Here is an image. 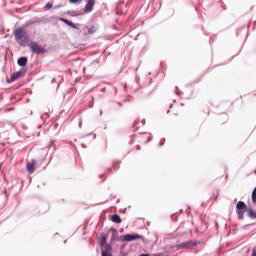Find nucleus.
Instances as JSON below:
<instances>
[{"label": "nucleus", "instance_id": "nucleus-1", "mask_svg": "<svg viewBox=\"0 0 256 256\" xmlns=\"http://www.w3.org/2000/svg\"><path fill=\"white\" fill-rule=\"evenodd\" d=\"M14 37L16 42L21 47H27V43L29 42V35H27V32L23 28H17L14 31Z\"/></svg>", "mask_w": 256, "mask_h": 256}, {"label": "nucleus", "instance_id": "nucleus-2", "mask_svg": "<svg viewBox=\"0 0 256 256\" xmlns=\"http://www.w3.org/2000/svg\"><path fill=\"white\" fill-rule=\"evenodd\" d=\"M29 47L30 51L35 55H45V48L40 46L37 42H31Z\"/></svg>", "mask_w": 256, "mask_h": 256}, {"label": "nucleus", "instance_id": "nucleus-3", "mask_svg": "<svg viewBox=\"0 0 256 256\" xmlns=\"http://www.w3.org/2000/svg\"><path fill=\"white\" fill-rule=\"evenodd\" d=\"M236 209L238 219H243V217H245V211H247V204L243 201H239L236 205Z\"/></svg>", "mask_w": 256, "mask_h": 256}, {"label": "nucleus", "instance_id": "nucleus-4", "mask_svg": "<svg viewBox=\"0 0 256 256\" xmlns=\"http://www.w3.org/2000/svg\"><path fill=\"white\" fill-rule=\"evenodd\" d=\"M137 239H142V236L138 234H126L120 236V241L127 243H129V241H137Z\"/></svg>", "mask_w": 256, "mask_h": 256}, {"label": "nucleus", "instance_id": "nucleus-5", "mask_svg": "<svg viewBox=\"0 0 256 256\" xmlns=\"http://www.w3.org/2000/svg\"><path fill=\"white\" fill-rule=\"evenodd\" d=\"M201 242L199 241H187V242H183L181 244L178 245L179 249H191V247H195L197 245H199Z\"/></svg>", "mask_w": 256, "mask_h": 256}, {"label": "nucleus", "instance_id": "nucleus-6", "mask_svg": "<svg viewBox=\"0 0 256 256\" xmlns=\"http://www.w3.org/2000/svg\"><path fill=\"white\" fill-rule=\"evenodd\" d=\"M35 165H37V162L35 160H32L27 163L26 170L30 175H33V173H35Z\"/></svg>", "mask_w": 256, "mask_h": 256}, {"label": "nucleus", "instance_id": "nucleus-7", "mask_svg": "<svg viewBox=\"0 0 256 256\" xmlns=\"http://www.w3.org/2000/svg\"><path fill=\"white\" fill-rule=\"evenodd\" d=\"M93 7H95V0H88L84 8L85 13H91Z\"/></svg>", "mask_w": 256, "mask_h": 256}, {"label": "nucleus", "instance_id": "nucleus-8", "mask_svg": "<svg viewBox=\"0 0 256 256\" xmlns=\"http://www.w3.org/2000/svg\"><path fill=\"white\" fill-rule=\"evenodd\" d=\"M23 75H25V71H23V70H20V71L14 73L12 75V81H17V79H19V77H23Z\"/></svg>", "mask_w": 256, "mask_h": 256}, {"label": "nucleus", "instance_id": "nucleus-9", "mask_svg": "<svg viewBox=\"0 0 256 256\" xmlns=\"http://www.w3.org/2000/svg\"><path fill=\"white\" fill-rule=\"evenodd\" d=\"M122 219H121V216H119L118 214H114L111 216V222L112 223H117V224H120L122 223Z\"/></svg>", "mask_w": 256, "mask_h": 256}, {"label": "nucleus", "instance_id": "nucleus-10", "mask_svg": "<svg viewBox=\"0 0 256 256\" xmlns=\"http://www.w3.org/2000/svg\"><path fill=\"white\" fill-rule=\"evenodd\" d=\"M60 21H62L63 23H65V25H68L69 27H72L73 29H77V25H75V23L65 19V18H60Z\"/></svg>", "mask_w": 256, "mask_h": 256}, {"label": "nucleus", "instance_id": "nucleus-11", "mask_svg": "<svg viewBox=\"0 0 256 256\" xmlns=\"http://www.w3.org/2000/svg\"><path fill=\"white\" fill-rule=\"evenodd\" d=\"M27 61H28L27 57H21L18 59V65L20 67H25V65H27Z\"/></svg>", "mask_w": 256, "mask_h": 256}, {"label": "nucleus", "instance_id": "nucleus-12", "mask_svg": "<svg viewBox=\"0 0 256 256\" xmlns=\"http://www.w3.org/2000/svg\"><path fill=\"white\" fill-rule=\"evenodd\" d=\"M102 249V253H111V245L104 244L103 246H100Z\"/></svg>", "mask_w": 256, "mask_h": 256}, {"label": "nucleus", "instance_id": "nucleus-13", "mask_svg": "<svg viewBox=\"0 0 256 256\" xmlns=\"http://www.w3.org/2000/svg\"><path fill=\"white\" fill-rule=\"evenodd\" d=\"M93 33H97V27H95V26L88 28V32L85 33V35H93Z\"/></svg>", "mask_w": 256, "mask_h": 256}, {"label": "nucleus", "instance_id": "nucleus-14", "mask_svg": "<svg viewBox=\"0 0 256 256\" xmlns=\"http://www.w3.org/2000/svg\"><path fill=\"white\" fill-rule=\"evenodd\" d=\"M100 246L107 244V236L105 234H101Z\"/></svg>", "mask_w": 256, "mask_h": 256}, {"label": "nucleus", "instance_id": "nucleus-15", "mask_svg": "<svg viewBox=\"0 0 256 256\" xmlns=\"http://www.w3.org/2000/svg\"><path fill=\"white\" fill-rule=\"evenodd\" d=\"M248 215H249V217H250L251 219H256V212L253 211V209H250V210L248 211Z\"/></svg>", "mask_w": 256, "mask_h": 256}, {"label": "nucleus", "instance_id": "nucleus-16", "mask_svg": "<svg viewBox=\"0 0 256 256\" xmlns=\"http://www.w3.org/2000/svg\"><path fill=\"white\" fill-rule=\"evenodd\" d=\"M45 9H47V10L53 9V4L47 3V4L45 5Z\"/></svg>", "mask_w": 256, "mask_h": 256}, {"label": "nucleus", "instance_id": "nucleus-17", "mask_svg": "<svg viewBox=\"0 0 256 256\" xmlns=\"http://www.w3.org/2000/svg\"><path fill=\"white\" fill-rule=\"evenodd\" d=\"M102 256H113L111 252H102Z\"/></svg>", "mask_w": 256, "mask_h": 256}, {"label": "nucleus", "instance_id": "nucleus-18", "mask_svg": "<svg viewBox=\"0 0 256 256\" xmlns=\"http://www.w3.org/2000/svg\"><path fill=\"white\" fill-rule=\"evenodd\" d=\"M70 1V3H79V1H81V0H69Z\"/></svg>", "mask_w": 256, "mask_h": 256}, {"label": "nucleus", "instance_id": "nucleus-19", "mask_svg": "<svg viewBox=\"0 0 256 256\" xmlns=\"http://www.w3.org/2000/svg\"><path fill=\"white\" fill-rule=\"evenodd\" d=\"M252 256H256V246L253 248Z\"/></svg>", "mask_w": 256, "mask_h": 256}, {"label": "nucleus", "instance_id": "nucleus-20", "mask_svg": "<svg viewBox=\"0 0 256 256\" xmlns=\"http://www.w3.org/2000/svg\"><path fill=\"white\" fill-rule=\"evenodd\" d=\"M140 256H150L149 254H141Z\"/></svg>", "mask_w": 256, "mask_h": 256}]
</instances>
